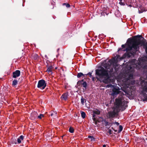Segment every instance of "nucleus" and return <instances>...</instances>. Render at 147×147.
Returning <instances> with one entry per match:
<instances>
[{"instance_id":"f257e3e1","label":"nucleus","mask_w":147,"mask_h":147,"mask_svg":"<svg viewBox=\"0 0 147 147\" xmlns=\"http://www.w3.org/2000/svg\"><path fill=\"white\" fill-rule=\"evenodd\" d=\"M142 37V36L140 35L135 36L133 38H129V42L130 44H132L131 47H129L127 49L128 50L133 48V53L135 54L139 50L140 47L143 46V48L147 50V42L145 40H141L138 38Z\"/></svg>"},{"instance_id":"f03ea898","label":"nucleus","mask_w":147,"mask_h":147,"mask_svg":"<svg viewBox=\"0 0 147 147\" xmlns=\"http://www.w3.org/2000/svg\"><path fill=\"white\" fill-rule=\"evenodd\" d=\"M105 69L103 67H101L100 69L96 70V74L100 78H103V82L105 84H108L110 82V77L109 73H111L113 71V67H110L109 68H105Z\"/></svg>"},{"instance_id":"7ed1b4c3","label":"nucleus","mask_w":147,"mask_h":147,"mask_svg":"<svg viewBox=\"0 0 147 147\" xmlns=\"http://www.w3.org/2000/svg\"><path fill=\"white\" fill-rule=\"evenodd\" d=\"M140 84L142 89L140 93L141 98L143 101H147V75L145 79L140 78Z\"/></svg>"},{"instance_id":"20e7f679","label":"nucleus","mask_w":147,"mask_h":147,"mask_svg":"<svg viewBox=\"0 0 147 147\" xmlns=\"http://www.w3.org/2000/svg\"><path fill=\"white\" fill-rule=\"evenodd\" d=\"M121 57L119 55H117L116 56L113 57L111 59H110L107 63H103L102 65L105 68H109L111 66H113L114 67V66L115 65L117 62V61L119 60L121 61L122 59H121Z\"/></svg>"},{"instance_id":"39448f33","label":"nucleus","mask_w":147,"mask_h":147,"mask_svg":"<svg viewBox=\"0 0 147 147\" xmlns=\"http://www.w3.org/2000/svg\"><path fill=\"white\" fill-rule=\"evenodd\" d=\"M129 38L128 39L127 42L128 43V47L125 49H123L122 48H120L119 49L118 51H126V52L121 57V59H123L126 57H130L131 56L134 55V53H133L132 52L133 50V48H132L131 49L127 50V49L129 47H131L132 44H130L129 43Z\"/></svg>"},{"instance_id":"423d86ee","label":"nucleus","mask_w":147,"mask_h":147,"mask_svg":"<svg viewBox=\"0 0 147 147\" xmlns=\"http://www.w3.org/2000/svg\"><path fill=\"white\" fill-rule=\"evenodd\" d=\"M125 103V101L122 96L118 97L115 99V104L118 108L123 107Z\"/></svg>"},{"instance_id":"0eeeda50","label":"nucleus","mask_w":147,"mask_h":147,"mask_svg":"<svg viewBox=\"0 0 147 147\" xmlns=\"http://www.w3.org/2000/svg\"><path fill=\"white\" fill-rule=\"evenodd\" d=\"M47 84V83L44 80H41L38 82L37 87L42 89H44L46 87Z\"/></svg>"},{"instance_id":"6e6552de","label":"nucleus","mask_w":147,"mask_h":147,"mask_svg":"<svg viewBox=\"0 0 147 147\" xmlns=\"http://www.w3.org/2000/svg\"><path fill=\"white\" fill-rule=\"evenodd\" d=\"M139 67L142 68V70L144 73H147V65L144 62L139 61L138 63Z\"/></svg>"},{"instance_id":"1a4fd4ad","label":"nucleus","mask_w":147,"mask_h":147,"mask_svg":"<svg viewBox=\"0 0 147 147\" xmlns=\"http://www.w3.org/2000/svg\"><path fill=\"white\" fill-rule=\"evenodd\" d=\"M120 92V91L116 88H114L112 90V92L111 95L113 96H116L117 94H119Z\"/></svg>"},{"instance_id":"9d476101","label":"nucleus","mask_w":147,"mask_h":147,"mask_svg":"<svg viewBox=\"0 0 147 147\" xmlns=\"http://www.w3.org/2000/svg\"><path fill=\"white\" fill-rule=\"evenodd\" d=\"M20 71L19 70H16L13 73L12 77L16 78L20 76Z\"/></svg>"},{"instance_id":"9b49d317","label":"nucleus","mask_w":147,"mask_h":147,"mask_svg":"<svg viewBox=\"0 0 147 147\" xmlns=\"http://www.w3.org/2000/svg\"><path fill=\"white\" fill-rule=\"evenodd\" d=\"M116 113L114 111L109 112L108 113L109 118H114L116 115Z\"/></svg>"},{"instance_id":"f8f14e48","label":"nucleus","mask_w":147,"mask_h":147,"mask_svg":"<svg viewBox=\"0 0 147 147\" xmlns=\"http://www.w3.org/2000/svg\"><path fill=\"white\" fill-rule=\"evenodd\" d=\"M135 68L137 69V66L136 65L134 64L129 66L128 67V70L129 72H133L134 71V69Z\"/></svg>"},{"instance_id":"ddd939ff","label":"nucleus","mask_w":147,"mask_h":147,"mask_svg":"<svg viewBox=\"0 0 147 147\" xmlns=\"http://www.w3.org/2000/svg\"><path fill=\"white\" fill-rule=\"evenodd\" d=\"M68 96V92H66L63 93L61 97V98L62 99L64 100H67V98Z\"/></svg>"},{"instance_id":"4468645a","label":"nucleus","mask_w":147,"mask_h":147,"mask_svg":"<svg viewBox=\"0 0 147 147\" xmlns=\"http://www.w3.org/2000/svg\"><path fill=\"white\" fill-rule=\"evenodd\" d=\"M102 122V123L103 125H105V127L107 126H109L110 125V123H109L108 121H107L105 119H102V120L101 121Z\"/></svg>"},{"instance_id":"2eb2a0df","label":"nucleus","mask_w":147,"mask_h":147,"mask_svg":"<svg viewBox=\"0 0 147 147\" xmlns=\"http://www.w3.org/2000/svg\"><path fill=\"white\" fill-rule=\"evenodd\" d=\"M53 68V67L52 66H49L47 68V71L48 72V73L49 74H52V71Z\"/></svg>"},{"instance_id":"dca6fc26","label":"nucleus","mask_w":147,"mask_h":147,"mask_svg":"<svg viewBox=\"0 0 147 147\" xmlns=\"http://www.w3.org/2000/svg\"><path fill=\"white\" fill-rule=\"evenodd\" d=\"M57 113L56 111H51L50 112V115L53 118L57 117Z\"/></svg>"},{"instance_id":"f3484780","label":"nucleus","mask_w":147,"mask_h":147,"mask_svg":"<svg viewBox=\"0 0 147 147\" xmlns=\"http://www.w3.org/2000/svg\"><path fill=\"white\" fill-rule=\"evenodd\" d=\"M24 139V136L21 135L17 139L18 144H20L21 142V140H23Z\"/></svg>"},{"instance_id":"a211bd4d","label":"nucleus","mask_w":147,"mask_h":147,"mask_svg":"<svg viewBox=\"0 0 147 147\" xmlns=\"http://www.w3.org/2000/svg\"><path fill=\"white\" fill-rule=\"evenodd\" d=\"M120 1L119 4L121 5L124 6L125 5V3H127V1H123V0H118Z\"/></svg>"},{"instance_id":"6ab92c4d","label":"nucleus","mask_w":147,"mask_h":147,"mask_svg":"<svg viewBox=\"0 0 147 147\" xmlns=\"http://www.w3.org/2000/svg\"><path fill=\"white\" fill-rule=\"evenodd\" d=\"M86 74H83L82 72H80L79 73H78L77 75V77L78 78H80L82 76H83L84 77H85V76Z\"/></svg>"},{"instance_id":"aec40b11","label":"nucleus","mask_w":147,"mask_h":147,"mask_svg":"<svg viewBox=\"0 0 147 147\" xmlns=\"http://www.w3.org/2000/svg\"><path fill=\"white\" fill-rule=\"evenodd\" d=\"M32 58L34 60H36L38 58V56L36 54H34L32 56Z\"/></svg>"},{"instance_id":"412c9836","label":"nucleus","mask_w":147,"mask_h":147,"mask_svg":"<svg viewBox=\"0 0 147 147\" xmlns=\"http://www.w3.org/2000/svg\"><path fill=\"white\" fill-rule=\"evenodd\" d=\"M81 103L82 105H84V102H86V100L84 98L83 96H82L81 99Z\"/></svg>"},{"instance_id":"4be33fe9","label":"nucleus","mask_w":147,"mask_h":147,"mask_svg":"<svg viewBox=\"0 0 147 147\" xmlns=\"http://www.w3.org/2000/svg\"><path fill=\"white\" fill-rule=\"evenodd\" d=\"M80 113L81 114V115L82 117L83 118H84L86 116V114L83 111H80Z\"/></svg>"},{"instance_id":"5701e85b","label":"nucleus","mask_w":147,"mask_h":147,"mask_svg":"<svg viewBox=\"0 0 147 147\" xmlns=\"http://www.w3.org/2000/svg\"><path fill=\"white\" fill-rule=\"evenodd\" d=\"M18 81L16 80H14L13 81L12 86H16L18 84Z\"/></svg>"},{"instance_id":"b1692460","label":"nucleus","mask_w":147,"mask_h":147,"mask_svg":"<svg viewBox=\"0 0 147 147\" xmlns=\"http://www.w3.org/2000/svg\"><path fill=\"white\" fill-rule=\"evenodd\" d=\"M93 112L94 114L96 115H99L100 114V111L98 109H96L95 110H93Z\"/></svg>"},{"instance_id":"393cba45","label":"nucleus","mask_w":147,"mask_h":147,"mask_svg":"<svg viewBox=\"0 0 147 147\" xmlns=\"http://www.w3.org/2000/svg\"><path fill=\"white\" fill-rule=\"evenodd\" d=\"M84 82V79H82L81 80L78 81L77 83V84L78 86H80L81 85V84Z\"/></svg>"},{"instance_id":"a878e982","label":"nucleus","mask_w":147,"mask_h":147,"mask_svg":"<svg viewBox=\"0 0 147 147\" xmlns=\"http://www.w3.org/2000/svg\"><path fill=\"white\" fill-rule=\"evenodd\" d=\"M81 85H82V86L83 87L86 88L87 86V84L86 81H84L83 82V83L81 84Z\"/></svg>"},{"instance_id":"bb28decb","label":"nucleus","mask_w":147,"mask_h":147,"mask_svg":"<svg viewBox=\"0 0 147 147\" xmlns=\"http://www.w3.org/2000/svg\"><path fill=\"white\" fill-rule=\"evenodd\" d=\"M88 138H90L91 139L90 140L91 141H95V139L94 137L93 136H89L88 137Z\"/></svg>"},{"instance_id":"cd10ccee","label":"nucleus","mask_w":147,"mask_h":147,"mask_svg":"<svg viewBox=\"0 0 147 147\" xmlns=\"http://www.w3.org/2000/svg\"><path fill=\"white\" fill-rule=\"evenodd\" d=\"M69 131L70 133H72L74 132V129L73 127H70L69 129Z\"/></svg>"},{"instance_id":"c85d7f7f","label":"nucleus","mask_w":147,"mask_h":147,"mask_svg":"<svg viewBox=\"0 0 147 147\" xmlns=\"http://www.w3.org/2000/svg\"><path fill=\"white\" fill-rule=\"evenodd\" d=\"M11 143L12 144H17V140L16 139H11Z\"/></svg>"},{"instance_id":"c756f323","label":"nucleus","mask_w":147,"mask_h":147,"mask_svg":"<svg viewBox=\"0 0 147 147\" xmlns=\"http://www.w3.org/2000/svg\"><path fill=\"white\" fill-rule=\"evenodd\" d=\"M63 6L65 5L67 8H69L70 7V4L68 3H63L62 4Z\"/></svg>"},{"instance_id":"7c9ffc66","label":"nucleus","mask_w":147,"mask_h":147,"mask_svg":"<svg viewBox=\"0 0 147 147\" xmlns=\"http://www.w3.org/2000/svg\"><path fill=\"white\" fill-rule=\"evenodd\" d=\"M133 77V75L132 74H130L128 78H127V79L128 80H129L130 79H132Z\"/></svg>"},{"instance_id":"2f4dec72","label":"nucleus","mask_w":147,"mask_h":147,"mask_svg":"<svg viewBox=\"0 0 147 147\" xmlns=\"http://www.w3.org/2000/svg\"><path fill=\"white\" fill-rule=\"evenodd\" d=\"M93 71H92V72H89L87 74H85L86 75H88L89 76V77L91 78L92 77V72Z\"/></svg>"},{"instance_id":"473e14b6","label":"nucleus","mask_w":147,"mask_h":147,"mask_svg":"<svg viewBox=\"0 0 147 147\" xmlns=\"http://www.w3.org/2000/svg\"><path fill=\"white\" fill-rule=\"evenodd\" d=\"M44 115L42 114H40L38 116V118L39 119H41L42 117H44Z\"/></svg>"},{"instance_id":"72a5a7b5","label":"nucleus","mask_w":147,"mask_h":147,"mask_svg":"<svg viewBox=\"0 0 147 147\" xmlns=\"http://www.w3.org/2000/svg\"><path fill=\"white\" fill-rule=\"evenodd\" d=\"M123 128V127L121 125H120L119 126V132L121 131L122 130Z\"/></svg>"},{"instance_id":"f704fd0d","label":"nucleus","mask_w":147,"mask_h":147,"mask_svg":"<svg viewBox=\"0 0 147 147\" xmlns=\"http://www.w3.org/2000/svg\"><path fill=\"white\" fill-rule=\"evenodd\" d=\"M112 131L111 129H109L108 131V133H109V134H112Z\"/></svg>"},{"instance_id":"c9c22d12","label":"nucleus","mask_w":147,"mask_h":147,"mask_svg":"<svg viewBox=\"0 0 147 147\" xmlns=\"http://www.w3.org/2000/svg\"><path fill=\"white\" fill-rule=\"evenodd\" d=\"M115 124L117 125V126H118L119 125V123L117 122H115V123L114 122V123L113 124Z\"/></svg>"},{"instance_id":"e433bc0d","label":"nucleus","mask_w":147,"mask_h":147,"mask_svg":"<svg viewBox=\"0 0 147 147\" xmlns=\"http://www.w3.org/2000/svg\"><path fill=\"white\" fill-rule=\"evenodd\" d=\"M121 47L123 49L125 47V45H121Z\"/></svg>"},{"instance_id":"4c0bfd02","label":"nucleus","mask_w":147,"mask_h":147,"mask_svg":"<svg viewBox=\"0 0 147 147\" xmlns=\"http://www.w3.org/2000/svg\"><path fill=\"white\" fill-rule=\"evenodd\" d=\"M105 128L107 129H109L110 127V126H105Z\"/></svg>"},{"instance_id":"58836bf2","label":"nucleus","mask_w":147,"mask_h":147,"mask_svg":"<svg viewBox=\"0 0 147 147\" xmlns=\"http://www.w3.org/2000/svg\"><path fill=\"white\" fill-rule=\"evenodd\" d=\"M92 80L93 81H94L96 80V79L94 77H92Z\"/></svg>"},{"instance_id":"ea45409f","label":"nucleus","mask_w":147,"mask_h":147,"mask_svg":"<svg viewBox=\"0 0 147 147\" xmlns=\"http://www.w3.org/2000/svg\"><path fill=\"white\" fill-rule=\"evenodd\" d=\"M93 120L94 121H96V117H94L93 118Z\"/></svg>"},{"instance_id":"a19ab883","label":"nucleus","mask_w":147,"mask_h":147,"mask_svg":"<svg viewBox=\"0 0 147 147\" xmlns=\"http://www.w3.org/2000/svg\"><path fill=\"white\" fill-rule=\"evenodd\" d=\"M110 123V126H111V125H112L114 124V122H112V123Z\"/></svg>"},{"instance_id":"79ce46f5","label":"nucleus","mask_w":147,"mask_h":147,"mask_svg":"<svg viewBox=\"0 0 147 147\" xmlns=\"http://www.w3.org/2000/svg\"><path fill=\"white\" fill-rule=\"evenodd\" d=\"M94 114H94V113L93 114H92V117L93 118L95 117L96 115Z\"/></svg>"},{"instance_id":"37998d69","label":"nucleus","mask_w":147,"mask_h":147,"mask_svg":"<svg viewBox=\"0 0 147 147\" xmlns=\"http://www.w3.org/2000/svg\"><path fill=\"white\" fill-rule=\"evenodd\" d=\"M45 57L47 58V59H48V57L47 56V55H45Z\"/></svg>"},{"instance_id":"c03bdc74","label":"nucleus","mask_w":147,"mask_h":147,"mask_svg":"<svg viewBox=\"0 0 147 147\" xmlns=\"http://www.w3.org/2000/svg\"><path fill=\"white\" fill-rule=\"evenodd\" d=\"M142 11H139V13H142Z\"/></svg>"},{"instance_id":"a18cd8bd","label":"nucleus","mask_w":147,"mask_h":147,"mask_svg":"<svg viewBox=\"0 0 147 147\" xmlns=\"http://www.w3.org/2000/svg\"><path fill=\"white\" fill-rule=\"evenodd\" d=\"M59 49H59V48H58V49L57 50V52H59Z\"/></svg>"},{"instance_id":"49530a36","label":"nucleus","mask_w":147,"mask_h":147,"mask_svg":"<svg viewBox=\"0 0 147 147\" xmlns=\"http://www.w3.org/2000/svg\"><path fill=\"white\" fill-rule=\"evenodd\" d=\"M106 145L105 144L103 145V147H106Z\"/></svg>"},{"instance_id":"de8ad7c7","label":"nucleus","mask_w":147,"mask_h":147,"mask_svg":"<svg viewBox=\"0 0 147 147\" xmlns=\"http://www.w3.org/2000/svg\"><path fill=\"white\" fill-rule=\"evenodd\" d=\"M114 130L115 132H117V130H115V129H114V130Z\"/></svg>"},{"instance_id":"09e8293b","label":"nucleus","mask_w":147,"mask_h":147,"mask_svg":"<svg viewBox=\"0 0 147 147\" xmlns=\"http://www.w3.org/2000/svg\"><path fill=\"white\" fill-rule=\"evenodd\" d=\"M111 128H112V129L113 130H114V128H113V127H111Z\"/></svg>"},{"instance_id":"8fccbe9b","label":"nucleus","mask_w":147,"mask_h":147,"mask_svg":"<svg viewBox=\"0 0 147 147\" xmlns=\"http://www.w3.org/2000/svg\"><path fill=\"white\" fill-rule=\"evenodd\" d=\"M123 1H127V0H123Z\"/></svg>"},{"instance_id":"3c124183","label":"nucleus","mask_w":147,"mask_h":147,"mask_svg":"<svg viewBox=\"0 0 147 147\" xmlns=\"http://www.w3.org/2000/svg\"><path fill=\"white\" fill-rule=\"evenodd\" d=\"M96 121V122H95V124H97L96 122V121Z\"/></svg>"},{"instance_id":"603ef678","label":"nucleus","mask_w":147,"mask_h":147,"mask_svg":"<svg viewBox=\"0 0 147 147\" xmlns=\"http://www.w3.org/2000/svg\"><path fill=\"white\" fill-rule=\"evenodd\" d=\"M125 108H124V109H123L122 110V111H123V110H125Z\"/></svg>"},{"instance_id":"864d4df0","label":"nucleus","mask_w":147,"mask_h":147,"mask_svg":"<svg viewBox=\"0 0 147 147\" xmlns=\"http://www.w3.org/2000/svg\"><path fill=\"white\" fill-rule=\"evenodd\" d=\"M99 1V0H97V1L98 2Z\"/></svg>"},{"instance_id":"5fc2aeb1","label":"nucleus","mask_w":147,"mask_h":147,"mask_svg":"<svg viewBox=\"0 0 147 147\" xmlns=\"http://www.w3.org/2000/svg\"><path fill=\"white\" fill-rule=\"evenodd\" d=\"M27 141L28 142V140H27Z\"/></svg>"},{"instance_id":"6e6d98bb","label":"nucleus","mask_w":147,"mask_h":147,"mask_svg":"<svg viewBox=\"0 0 147 147\" xmlns=\"http://www.w3.org/2000/svg\"><path fill=\"white\" fill-rule=\"evenodd\" d=\"M63 136H62V137L63 138Z\"/></svg>"}]
</instances>
